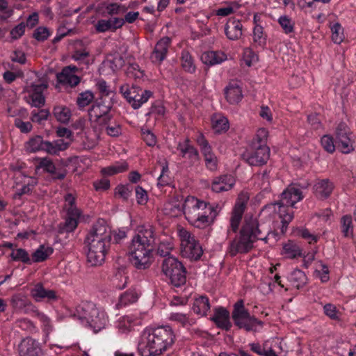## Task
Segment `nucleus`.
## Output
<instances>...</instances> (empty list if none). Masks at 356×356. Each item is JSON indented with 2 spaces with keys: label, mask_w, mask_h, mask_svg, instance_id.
I'll return each instance as SVG.
<instances>
[{
  "label": "nucleus",
  "mask_w": 356,
  "mask_h": 356,
  "mask_svg": "<svg viewBox=\"0 0 356 356\" xmlns=\"http://www.w3.org/2000/svg\"><path fill=\"white\" fill-rule=\"evenodd\" d=\"M175 334L169 325L146 327L138 343L140 356H159L174 343Z\"/></svg>",
  "instance_id": "1"
},
{
  "label": "nucleus",
  "mask_w": 356,
  "mask_h": 356,
  "mask_svg": "<svg viewBox=\"0 0 356 356\" xmlns=\"http://www.w3.org/2000/svg\"><path fill=\"white\" fill-rule=\"evenodd\" d=\"M112 232L106 221L99 219L92 227L85 239L88 248L87 261L91 266L102 265L111 248Z\"/></svg>",
  "instance_id": "2"
},
{
  "label": "nucleus",
  "mask_w": 356,
  "mask_h": 356,
  "mask_svg": "<svg viewBox=\"0 0 356 356\" xmlns=\"http://www.w3.org/2000/svg\"><path fill=\"white\" fill-rule=\"evenodd\" d=\"M156 243L154 230L152 225H144L138 228V232L133 238L129 250L130 261L136 268L145 269L150 266Z\"/></svg>",
  "instance_id": "3"
},
{
  "label": "nucleus",
  "mask_w": 356,
  "mask_h": 356,
  "mask_svg": "<svg viewBox=\"0 0 356 356\" xmlns=\"http://www.w3.org/2000/svg\"><path fill=\"white\" fill-rule=\"evenodd\" d=\"M220 210L218 204L214 206L193 196H188L182 205L185 218L198 229H204L213 224Z\"/></svg>",
  "instance_id": "4"
},
{
  "label": "nucleus",
  "mask_w": 356,
  "mask_h": 356,
  "mask_svg": "<svg viewBox=\"0 0 356 356\" xmlns=\"http://www.w3.org/2000/svg\"><path fill=\"white\" fill-rule=\"evenodd\" d=\"M267 234L263 232L257 218L245 219L240 231L238 239L234 238L230 242L229 252L231 256L238 253H247L253 248L258 240H266Z\"/></svg>",
  "instance_id": "5"
},
{
  "label": "nucleus",
  "mask_w": 356,
  "mask_h": 356,
  "mask_svg": "<svg viewBox=\"0 0 356 356\" xmlns=\"http://www.w3.org/2000/svg\"><path fill=\"white\" fill-rule=\"evenodd\" d=\"M74 316L84 321L95 333L105 328L108 323V316L104 310L96 307L92 302H82L76 307Z\"/></svg>",
  "instance_id": "6"
},
{
  "label": "nucleus",
  "mask_w": 356,
  "mask_h": 356,
  "mask_svg": "<svg viewBox=\"0 0 356 356\" xmlns=\"http://www.w3.org/2000/svg\"><path fill=\"white\" fill-rule=\"evenodd\" d=\"M308 184L300 186L299 184H291L280 194V200L265 205L262 211H291L289 207H293L295 204L303 199L302 193L299 188H307Z\"/></svg>",
  "instance_id": "7"
},
{
  "label": "nucleus",
  "mask_w": 356,
  "mask_h": 356,
  "mask_svg": "<svg viewBox=\"0 0 356 356\" xmlns=\"http://www.w3.org/2000/svg\"><path fill=\"white\" fill-rule=\"evenodd\" d=\"M76 198L72 193H67L65 196V205L63 209L65 214L63 217V222L58 225L57 232L58 234L73 233L77 228L82 211L76 206Z\"/></svg>",
  "instance_id": "8"
},
{
  "label": "nucleus",
  "mask_w": 356,
  "mask_h": 356,
  "mask_svg": "<svg viewBox=\"0 0 356 356\" xmlns=\"http://www.w3.org/2000/svg\"><path fill=\"white\" fill-rule=\"evenodd\" d=\"M70 146L69 142L64 139H57L52 142L44 140L43 137L36 135L26 143V147L31 152H44L49 154L58 155L60 152L66 150Z\"/></svg>",
  "instance_id": "9"
},
{
  "label": "nucleus",
  "mask_w": 356,
  "mask_h": 356,
  "mask_svg": "<svg viewBox=\"0 0 356 356\" xmlns=\"http://www.w3.org/2000/svg\"><path fill=\"white\" fill-rule=\"evenodd\" d=\"M232 317L238 328H243L248 332L256 331L257 325L262 327L264 325L263 321L250 314L244 307L243 300H239L234 304Z\"/></svg>",
  "instance_id": "10"
},
{
  "label": "nucleus",
  "mask_w": 356,
  "mask_h": 356,
  "mask_svg": "<svg viewBox=\"0 0 356 356\" xmlns=\"http://www.w3.org/2000/svg\"><path fill=\"white\" fill-rule=\"evenodd\" d=\"M180 253L183 257L189 259L191 261L199 260L203 250L199 242L195 236L184 228H179Z\"/></svg>",
  "instance_id": "11"
},
{
  "label": "nucleus",
  "mask_w": 356,
  "mask_h": 356,
  "mask_svg": "<svg viewBox=\"0 0 356 356\" xmlns=\"http://www.w3.org/2000/svg\"><path fill=\"white\" fill-rule=\"evenodd\" d=\"M120 93L134 108L138 109L152 96L150 90H143L140 87L124 83L120 87Z\"/></svg>",
  "instance_id": "12"
},
{
  "label": "nucleus",
  "mask_w": 356,
  "mask_h": 356,
  "mask_svg": "<svg viewBox=\"0 0 356 356\" xmlns=\"http://www.w3.org/2000/svg\"><path fill=\"white\" fill-rule=\"evenodd\" d=\"M355 139L349 127L344 122L338 124L336 129V144L343 154H350L355 150Z\"/></svg>",
  "instance_id": "13"
},
{
  "label": "nucleus",
  "mask_w": 356,
  "mask_h": 356,
  "mask_svg": "<svg viewBox=\"0 0 356 356\" xmlns=\"http://www.w3.org/2000/svg\"><path fill=\"white\" fill-rule=\"evenodd\" d=\"M243 159L250 165L261 166L267 163L270 158V148L267 145L250 146L243 154Z\"/></svg>",
  "instance_id": "14"
},
{
  "label": "nucleus",
  "mask_w": 356,
  "mask_h": 356,
  "mask_svg": "<svg viewBox=\"0 0 356 356\" xmlns=\"http://www.w3.org/2000/svg\"><path fill=\"white\" fill-rule=\"evenodd\" d=\"M249 197L247 194L241 193L236 200V204L232 211L230 218V227L227 230L229 234L230 230L236 233L238 229L243 213L246 208V204L248 202Z\"/></svg>",
  "instance_id": "15"
},
{
  "label": "nucleus",
  "mask_w": 356,
  "mask_h": 356,
  "mask_svg": "<svg viewBox=\"0 0 356 356\" xmlns=\"http://www.w3.org/2000/svg\"><path fill=\"white\" fill-rule=\"evenodd\" d=\"M79 68L75 65H68L63 68L60 73L56 75L57 81L59 83L76 87L81 82V77L77 75Z\"/></svg>",
  "instance_id": "16"
},
{
  "label": "nucleus",
  "mask_w": 356,
  "mask_h": 356,
  "mask_svg": "<svg viewBox=\"0 0 356 356\" xmlns=\"http://www.w3.org/2000/svg\"><path fill=\"white\" fill-rule=\"evenodd\" d=\"M162 272L166 280L175 287H178V259L169 256L162 261Z\"/></svg>",
  "instance_id": "17"
},
{
  "label": "nucleus",
  "mask_w": 356,
  "mask_h": 356,
  "mask_svg": "<svg viewBox=\"0 0 356 356\" xmlns=\"http://www.w3.org/2000/svg\"><path fill=\"white\" fill-rule=\"evenodd\" d=\"M30 294L35 302H52L58 299L56 291L46 289L42 282L35 284L31 289Z\"/></svg>",
  "instance_id": "18"
},
{
  "label": "nucleus",
  "mask_w": 356,
  "mask_h": 356,
  "mask_svg": "<svg viewBox=\"0 0 356 356\" xmlns=\"http://www.w3.org/2000/svg\"><path fill=\"white\" fill-rule=\"evenodd\" d=\"M35 164L37 170L42 169L50 174L54 179L63 180L66 176L65 170H58L52 159L47 156L37 158Z\"/></svg>",
  "instance_id": "19"
},
{
  "label": "nucleus",
  "mask_w": 356,
  "mask_h": 356,
  "mask_svg": "<svg viewBox=\"0 0 356 356\" xmlns=\"http://www.w3.org/2000/svg\"><path fill=\"white\" fill-rule=\"evenodd\" d=\"M111 108L110 104L106 105L102 102H97L89 111V115L95 118L100 124H106L112 119Z\"/></svg>",
  "instance_id": "20"
},
{
  "label": "nucleus",
  "mask_w": 356,
  "mask_h": 356,
  "mask_svg": "<svg viewBox=\"0 0 356 356\" xmlns=\"http://www.w3.org/2000/svg\"><path fill=\"white\" fill-rule=\"evenodd\" d=\"M170 44L171 38L169 37H163L159 40L151 54L150 59L152 62L160 64L166 58Z\"/></svg>",
  "instance_id": "21"
},
{
  "label": "nucleus",
  "mask_w": 356,
  "mask_h": 356,
  "mask_svg": "<svg viewBox=\"0 0 356 356\" xmlns=\"http://www.w3.org/2000/svg\"><path fill=\"white\" fill-rule=\"evenodd\" d=\"M20 356H42V349L38 341L26 337L19 345Z\"/></svg>",
  "instance_id": "22"
},
{
  "label": "nucleus",
  "mask_w": 356,
  "mask_h": 356,
  "mask_svg": "<svg viewBox=\"0 0 356 356\" xmlns=\"http://www.w3.org/2000/svg\"><path fill=\"white\" fill-rule=\"evenodd\" d=\"M225 33L230 40H237L243 34V25L239 19L235 17L228 19L225 25Z\"/></svg>",
  "instance_id": "23"
},
{
  "label": "nucleus",
  "mask_w": 356,
  "mask_h": 356,
  "mask_svg": "<svg viewBox=\"0 0 356 356\" xmlns=\"http://www.w3.org/2000/svg\"><path fill=\"white\" fill-rule=\"evenodd\" d=\"M235 184L234 177L229 175H222L213 179L211 190L216 193L227 191L232 188Z\"/></svg>",
  "instance_id": "24"
},
{
  "label": "nucleus",
  "mask_w": 356,
  "mask_h": 356,
  "mask_svg": "<svg viewBox=\"0 0 356 356\" xmlns=\"http://www.w3.org/2000/svg\"><path fill=\"white\" fill-rule=\"evenodd\" d=\"M218 327L228 331L232 327L229 321V312L223 307H218L215 309L213 316L211 318Z\"/></svg>",
  "instance_id": "25"
},
{
  "label": "nucleus",
  "mask_w": 356,
  "mask_h": 356,
  "mask_svg": "<svg viewBox=\"0 0 356 356\" xmlns=\"http://www.w3.org/2000/svg\"><path fill=\"white\" fill-rule=\"evenodd\" d=\"M47 88V84L41 83L33 84L30 89V98L32 102V106L40 108L44 104V91Z\"/></svg>",
  "instance_id": "26"
},
{
  "label": "nucleus",
  "mask_w": 356,
  "mask_h": 356,
  "mask_svg": "<svg viewBox=\"0 0 356 356\" xmlns=\"http://www.w3.org/2000/svg\"><path fill=\"white\" fill-rule=\"evenodd\" d=\"M334 188V184L328 179L319 180L314 186L315 195L321 200L329 197Z\"/></svg>",
  "instance_id": "27"
},
{
  "label": "nucleus",
  "mask_w": 356,
  "mask_h": 356,
  "mask_svg": "<svg viewBox=\"0 0 356 356\" xmlns=\"http://www.w3.org/2000/svg\"><path fill=\"white\" fill-rule=\"evenodd\" d=\"M190 140H186V144L180 149L181 156L185 159L184 163H186L188 166H192L199 161V153L196 148L189 145Z\"/></svg>",
  "instance_id": "28"
},
{
  "label": "nucleus",
  "mask_w": 356,
  "mask_h": 356,
  "mask_svg": "<svg viewBox=\"0 0 356 356\" xmlns=\"http://www.w3.org/2000/svg\"><path fill=\"white\" fill-rule=\"evenodd\" d=\"M225 97L231 104L238 103L243 98L242 90L236 82H231L225 88Z\"/></svg>",
  "instance_id": "29"
},
{
  "label": "nucleus",
  "mask_w": 356,
  "mask_h": 356,
  "mask_svg": "<svg viewBox=\"0 0 356 356\" xmlns=\"http://www.w3.org/2000/svg\"><path fill=\"white\" fill-rule=\"evenodd\" d=\"M139 298V293L135 289H129L119 297L116 307L121 309L135 303Z\"/></svg>",
  "instance_id": "30"
},
{
  "label": "nucleus",
  "mask_w": 356,
  "mask_h": 356,
  "mask_svg": "<svg viewBox=\"0 0 356 356\" xmlns=\"http://www.w3.org/2000/svg\"><path fill=\"white\" fill-rule=\"evenodd\" d=\"M202 62L207 65L221 63L227 59V56L222 51H206L202 54Z\"/></svg>",
  "instance_id": "31"
},
{
  "label": "nucleus",
  "mask_w": 356,
  "mask_h": 356,
  "mask_svg": "<svg viewBox=\"0 0 356 356\" xmlns=\"http://www.w3.org/2000/svg\"><path fill=\"white\" fill-rule=\"evenodd\" d=\"M54 252L51 246L40 245L31 255L32 263H40L46 261Z\"/></svg>",
  "instance_id": "32"
},
{
  "label": "nucleus",
  "mask_w": 356,
  "mask_h": 356,
  "mask_svg": "<svg viewBox=\"0 0 356 356\" xmlns=\"http://www.w3.org/2000/svg\"><path fill=\"white\" fill-rule=\"evenodd\" d=\"M209 300L206 296H201L195 299L193 306V312L201 316H206L210 310Z\"/></svg>",
  "instance_id": "33"
},
{
  "label": "nucleus",
  "mask_w": 356,
  "mask_h": 356,
  "mask_svg": "<svg viewBox=\"0 0 356 356\" xmlns=\"http://www.w3.org/2000/svg\"><path fill=\"white\" fill-rule=\"evenodd\" d=\"M307 277L305 273L299 269L293 270L289 276V281L296 288H302L307 283Z\"/></svg>",
  "instance_id": "34"
},
{
  "label": "nucleus",
  "mask_w": 356,
  "mask_h": 356,
  "mask_svg": "<svg viewBox=\"0 0 356 356\" xmlns=\"http://www.w3.org/2000/svg\"><path fill=\"white\" fill-rule=\"evenodd\" d=\"M128 167V163L126 161H118L111 165L103 168L101 170V173L104 176H112L127 171Z\"/></svg>",
  "instance_id": "35"
},
{
  "label": "nucleus",
  "mask_w": 356,
  "mask_h": 356,
  "mask_svg": "<svg viewBox=\"0 0 356 356\" xmlns=\"http://www.w3.org/2000/svg\"><path fill=\"white\" fill-rule=\"evenodd\" d=\"M89 56L90 51L88 48L84 46L82 42H77L72 51V58L76 62L83 63Z\"/></svg>",
  "instance_id": "36"
},
{
  "label": "nucleus",
  "mask_w": 356,
  "mask_h": 356,
  "mask_svg": "<svg viewBox=\"0 0 356 356\" xmlns=\"http://www.w3.org/2000/svg\"><path fill=\"white\" fill-rule=\"evenodd\" d=\"M282 254L290 259L302 257V249L293 241H289L283 245Z\"/></svg>",
  "instance_id": "37"
},
{
  "label": "nucleus",
  "mask_w": 356,
  "mask_h": 356,
  "mask_svg": "<svg viewBox=\"0 0 356 356\" xmlns=\"http://www.w3.org/2000/svg\"><path fill=\"white\" fill-rule=\"evenodd\" d=\"M163 213L169 218L178 217V197L177 195L168 200L163 205Z\"/></svg>",
  "instance_id": "38"
},
{
  "label": "nucleus",
  "mask_w": 356,
  "mask_h": 356,
  "mask_svg": "<svg viewBox=\"0 0 356 356\" xmlns=\"http://www.w3.org/2000/svg\"><path fill=\"white\" fill-rule=\"evenodd\" d=\"M266 40L267 35L264 33V28L259 24H256L253 29V45L264 49L266 44Z\"/></svg>",
  "instance_id": "39"
},
{
  "label": "nucleus",
  "mask_w": 356,
  "mask_h": 356,
  "mask_svg": "<svg viewBox=\"0 0 356 356\" xmlns=\"http://www.w3.org/2000/svg\"><path fill=\"white\" fill-rule=\"evenodd\" d=\"M341 230L344 237H353V225L352 216L350 215H345L340 220Z\"/></svg>",
  "instance_id": "40"
},
{
  "label": "nucleus",
  "mask_w": 356,
  "mask_h": 356,
  "mask_svg": "<svg viewBox=\"0 0 356 356\" xmlns=\"http://www.w3.org/2000/svg\"><path fill=\"white\" fill-rule=\"evenodd\" d=\"M212 127L216 133L225 132L229 129V121L222 115H216L212 118Z\"/></svg>",
  "instance_id": "41"
},
{
  "label": "nucleus",
  "mask_w": 356,
  "mask_h": 356,
  "mask_svg": "<svg viewBox=\"0 0 356 356\" xmlns=\"http://www.w3.org/2000/svg\"><path fill=\"white\" fill-rule=\"evenodd\" d=\"M54 115L61 123L67 124L71 118V112L69 108L65 106H56L54 108Z\"/></svg>",
  "instance_id": "42"
},
{
  "label": "nucleus",
  "mask_w": 356,
  "mask_h": 356,
  "mask_svg": "<svg viewBox=\"0 0 356 356\" xmlns=\"http://www.w3.org/2000/svg\"><path fill=\"white\" fill-rule=\"evenodd\" d=\"M10 257L15 261H21L27 265L32 264L31 257H30L29 252L23 248H17L15 251H13Z\"/></svg>",
  "instance_id": "43"
},
{
  "label": "nucleus",
  "mask_w": 356,
  "mask_h": 356,
  "mask_svg": "<svg viewBox=\"0 0 356 356\" xmlns=\"http://www.w3.org/2000/svg\"><path fill=\"white\" fill-rule=\"evenodd\" d=\"M181 67L186 72L192 74L195 72L194 60L188 51H183L181 53Z\"/></svg>",
  "instance_id": "44"
},
{
  "label": "nucleus",
  "mask_w": 356,
  "mask_h": 356,
  "mask_svg": "<svg viewBox=\"0 0 356 356\" xmlns=\"http://www.w3.org/2000/svg\"><path fill=\"white\" fill-rule=\"evenodd\" d=\"M127 282L128 277L124 270L122 269H119L112 279L113 286L118 289H124L127 286Z\"/></svg>",
  "instance_id": "45"
},
{
  "label": "nucleus",
  "mask_w": 356,
  "mask_h": 356,
  "mask_svg": "<svg viewBox=\"0 0 356 356\" xmlns=\"http://www.w3.org/2000/svg\"><path fill=\"white\" fill-rule=\"evenodd\" d=\"M285 34L294 32L295 22L287 15H282L277 20Z\"/></svg>",
  "instance_id": "46"
},
{
  "label": "nucleus",
  "mask_w": 356,
  "mask_h": 356,
  "mask_svg": "<svg viewBox=\"0 0 356 356\" xmlns=\"http://www.w3.org/2000/svg\"><path fill=\"white\" fill-rule=\"evenodd\" d=\"M94 97V94L90 90L82 92L77 97L76 104L79 108H84L93 101Z\"/></svg>",
  "instance_id": "47"
},
{
  "label": "nucleus",
  "mask_w": 356,
  "mask_h": 356,
  "mask_svg": "<svg viewBox=\"0 0 356 356\" xmlns=\"http://www.w3.org/2000/svg\"><path fill=\"white\" fill-rule=\"evenodd\" d=\"M270 213H276L279 215V217L281 218L282 222V228L281 232L284 233L288 227L289 224L293 218V211H270Z\"/></svg>",
  "instance_id": "48"
},
{
  "label": "nucleus",
  "mask_w": 356,
  "mask_h": 356,
  "mask_svg": "<svg viewBox=\"0 0 356 356\" xmlns=\"http://www.w3.org/2000/svg\"><path fill=\"white\" fill-rule=\"evenodd\" d=\"M37 318L42 323L43 332L46 335L49 334L53 331V325L51 319L43 312H38Z\"/></svg>",
  "instance_id": "49"
},
{
  "label": "nucleus",
  "mask_w": 356,
  "mask_h": 356,
  "mask_svg": "<svg viewBox=\"0 0 356 356\" xmlns=\"http://www.w3.org/2000/svg\"><path fill=\"white\" fill-rule=\"evenodd\" d=\"M267 136L268 131L264 128L259 129L257 131L255 137L253 138L251 145L253 147H258L259 145H267Z\"/></svg>",
  "instance_id": "50"
},
{
  "label": "nucleus",
  "mask_w": 356,
  "mask_h": 356,
  "mask_svg": "<svg viewBox=\"0 0 356 356\" xmlns=\"http://www.w3.org/2000/svg\"><path fill=\"white\" fill-rule=\"evenodd\" d=\"M133 188L129 184H119L115 188V194L124 201H127L131 195Z\"/></svg>",
  "instance_id": "51"
},
{
  "label": "nucleus",
  "mask_w": 356,
  "mask_h": 356,
  "mask_svg": "<svg viewBox=\"0 0 356 356\" xmlns=\"http://www.w3.org/2000/svg\"><path fill=\"white\" fill-rule=\"evenodd\" d=\"M197 143L200 147V149L204 157L213 154L211 145L202 134H200L197 137Z\"/></svg>",
  "instance_id": "52"
},
{
  "label": "nucleus",
  "mask_w": 356,
  "mask_h": 356,
  "mask_svg": "<svg viewBox=\"0 0 356 356\" xmlns=\"http://www.w3.org/2000/svg\"><path fill=\"white\" fill-rule=\"evenodd\" d=\"M332 40L336 44H340L344 39L343 28L339 23H335L331 28Z\"/></svg>",
  "instance_id": "53"
},
{
  "label": "nucleus",
  "mask_w": 356,
  "mask_h": 356,
  "mask_svg": "<svg viewBox=\"0 0 356 356\" xmlns=\"http://www.w3.org/2000/svg\"><path fill=\"white\" fill-rule=\"evenodd\" d=\"M16 323L17 326L19 327L21 330L26 331L29 333H34L38 330L34 323L28 318H21L18 320Z\"/></svg>",
  "instance_id": "54"
},
{
  "label": "nucleus",
  "mask_w": 356,
  "mask_h": 356,
  "mask_svg": "<svg viewBox=\"0 0 356 356\" xmlns=\"http://www.w3.org/2000/svg\"><path fill=\"white\" fill-rule=\"evenodd\" d=\"M127 74L129 77L141 79L143 76V71L141 70L139 65L136 63H130L127 68Z\"/></svg>",
  "instance_id": "55"
},
{
  "label": "nucleus",
  "mask_w": 356,
  "mask_h": 356,
  "mask_svg": "<svg viewBox=\"0 0 356 356\" xmlns=\"http://www.w3.org/2000/svg\"><path fill=\"white\" fill-rule=\"evenodd\" d=\"M136 199L137 204L141 206L145 205L148 202V195L146 190L142 186H137L135 187Z\"/></svg>",
  "instance_id": "56"
},
{
  "label": "nucleus",
  "mask_w": 356,
  "mask_h": 356,
  "mask_svg": "<svg viewBox=\"0 0 356 356\" xmlns=\"http://www.w3.org/2000/svg\"><path fill=\"white\" fill-rule=\"evenodd\" d=\"M321 143L323 148L328 153H333L335 151L337 144H334V139L329 135H325L321 138Z\"/></svg>",
  "instance_id": "57"
},
{
  "label": "nucleus",
  "mask_w": 356,
  "mask_h": 356,
  "mask_svg": "<svg viewBox=\"0 0 356 356\" xmlns=\"http://www.w3.org/2000/svg\"><path fill=\"white\" fill-rule=\"evenodd\" d=\"M49 115V112L46 109L34 110L31 112V120L33 122L41 124L42 121L47 120Z\"/></svg>",
  "instance_id": "58"
},
{
  "label": "nucleus",
  "mask_w": 356,
  "mask_h": 356,
  "mask_svg": "<svg viewBox=\"0 0 356 356\" xmlns=\"http://www.w3.org/2000/svg\"><path fill=\"white\" fill-rule=\"evenodd\" d=\"M19 307L24 309L25 314L33 313L37 317V313L40 312L36 308V307L29 300L21 299L19 300Z\"/></svg>",
  "instance_id": "59"
},
{
  "label": "nucleus",
  "mask_w": 356,
  "mask_h": 356,
  "mask_svg": "<svg viewBox=\"0 0 356 356\" xmlns=\"http://www.w3.org/2000/svg\"><path fill=\"white\" fill-rule=\"evenodd\" d=\"M51 35L49 30L43 26L38 27L33 33V38L38 41H44Z\"/></svg>",
  "instance_id": "60"
},
{
  "label": "nucleus",
  "mask_w": 356,
  "mask_h": 356,
  "mask_svg": "<svg viewBox=\"0 0 356 356\" xmlns=\"http://www.w3.org/2000/svg\"><path fill=\"white\" fill-rule=\"evenodd\" d=\"M14 124L17 128H18L20 130L22 133L24 134L29 133L33 128V126L31 122H24L19 118H17L15 119Z\"/></svg>",
  "instance_id": "61"
},
{
  "label": "nucleus",
  "mask_w": 356,
  "mask_h": 356,
  "mask_svg": "<svg viewBox=\"0 0 356 356\" xmlns=\"http://www.w3.org/2000/svg\"><path fill=\"white\" fill-rule=\"evenodd\" d=\"M107 62L109 63V67L113 71H116L120 69L124 64V60L120 55H115L112 58H107Z\"/></svg>",
  "instance_id": "62"
},
{
  "label": "nucleus",
  "mask_w": 356,
  "mask_h": 356,
  "mask_svg": "<svg viewBox=\"0 0 356 356\" xmlns=\"http://www.w3.org/2000/svg\"><path fill=\"white\" fill-rule=\"evenodd\" d=\"M324 313L326 316L330 318L332 320H339V316L338 315V311L337 307L331 304L327 303L323 307Z\"/></svg>",
  "instance_id": "63"
},
{
  "label": "nucleus",
  "mask_w": 356,
  "mask_h": 356,
  "mask_svg": "<svg viewBox=\"0 0 356 356\" xmlns=\"http://www.w3.org/2000/svg\"><path fill=\"white\" fill-rule=\"evenodd\" d=\"M142 138L145 143L149 147H153L156 143V138L155 135L149 130L142 129L141 133Z\"/></svg>",
  "instance_id": "64"
}]
</instances>
